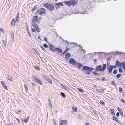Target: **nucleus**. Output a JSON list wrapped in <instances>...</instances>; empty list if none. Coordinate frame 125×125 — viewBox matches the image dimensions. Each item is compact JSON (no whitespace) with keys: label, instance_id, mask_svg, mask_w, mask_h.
<instances>
[{"label":"nucleus","instance_id":"1","mask_svg":"<svg viewBox=\"0 0 125 125\" xmlns=\"http://www.w3.org/2000/svg\"><path fill=\"white\" fill-rule=\"evenodd\" d=\"M94 70V68L93 67H90L87 66H84L82 68V70L83 71H86L85 73L86 74H90L91 72L95 75H97V73L95 72H92Z\"/></svg>","mask_w":125,"mask_h":125},{"label":"nucleus","instance_id":"2","mask_svg":"<svg viewBox=\"0 0 125 125\" xmlns=\"http://www.w3.org/2000/svg\"><path fill=\"white\" fill-rule=\"evenodd\" d=\"M44 6L47 9L51 11H52L54 9V6L48 3H45Z\"/></svg>","mask_w":125,"mask_h":125},{"label":"nucleus","instance_id":"3","mask_svg":"<svg viewBox=\"0 0 125 125\" xmlns=\"http://www.w3.org/2000/svg\"><path fill=\"white\" fill-rule=\"evenodd\" d=\"M33 81L36 83L39 84L41 85H43V84L41 80L36 76H32Z\"/></svg>","mask_w":125,"mask_h":125},{"label":"nucleus","instance_id":"4","mask_svg":"<svg viewBox=\"0 0 125 125\" xmlns=\"http://www.w3.org/2000/svg\"><path fill=\"white\" fill-rule=\"evenodd\" d=\"M46 13V10L43 8H41L40 10H38L35 13V14L38 13L40 15L44 14Z\"/></svg>","mask_w":125,"mask_h":125},{"label":"nucleus","instance_id":"5","mask_svg":"<svg viewBox=\"0 0 125 125\" xmlns=\"http://www.w3.org/2000/svg\"><path fill=\"white\" fill-rule=\"evenodd\" d=\"M55 8L57 10H58L60 9V6H63L64 5L62 2H60L55 3Z\"/></svg>","mask_w":125,"mask_h":125},{"label":"nucleus","instance_id":"6","mask_svg":"<svg viewBox=\"0 0 125 125\" xmlns=\"http://www.w3.org/2000/svg\"><path fill=\"white\" fill-rule=\"evenodd\" d=\"M69 62L71 64L73 65H75L77 63L76 61H75V60L72 58H71L69 60Z\"/></svg>","mask_w":125,"mask_h":125},{"label":"nucleus","instance_id":"7","mask_svg":"<svg viewBox=\"0 0 125 125\" xmlns=\"http://www.w3.org/2000/svg\"><path fill=\"white\" fill-rule=\"evenodd\" d=\"M42 76L47 81L49 82L50 83H52V80L50 79L49 77H48L47 76L43 74H42Z\"/></svg>","mask_w":125,"mask_h":125},{"label":"nucleus","instance_id":"8","mask_svg":"<svg viewBox=\"0 0 125 125\" xmlns=\"http://www.w3.org/2000/svg\"><path fill=\"white\" fill-rule=\"evenodd\" d=\"M94 70L96 72H98L99 71L100 72L102 71V65H98L97 66Z\"/></svg>","mask_w":125,"mask_h":125},{"label":"nucleus","instance_id":"9","mask_svg":"<svg viewBox=\"0 0 125 125\" xmlns=\"http://www.w3.org/2000/svg\"><path fill=\"white\" fill-rule=\"evenodd\" d=\"M38 16H35L33 17L32 22L34 23L33 24H36V22L38 21Z\"/></svg>","mask_w":125,"mask_h":125},{"label":"nucleus","instance_id":"10","mask_svg":"<svg viewBox=\"0 0 125 125\" xmlns=\"http://www.w3.org/2000/svg\"><path fill=\"white\" fill-rule=\"evenodd\" d=\"M32 26L33 27L36 28V30L38 32L41 31V29L38 27V25L36 24H32Z\"/></svg>","mask_w":125,"mask_h":125},{"label":"nucleus","instance_id":"11","mask_svg":"<svg viewBox=\"0 0 125 125\" xmlns=\"http://www.w3.org/2000/svg\"><path fill=\"white\" fill-rule=\"evenodd\" d=\"M76 67L77 68L79 69L81 67H83V66L82 64L79 62L78 63L77 62L76 64Z\"/></svg>","mask_w":125,"mask_h":125},{"label":"nucleus","instance_id":"12","mask_svg":"<svg viewBox=\"0 0 125 125\" xmlns=\"http://www.w3.org/2000/svg\"><path fill=\"white\" fill-rule=\"evenodd\" d=\"M106 68L109 73H110L112 72L113 69L111 66V65H110L108 66H107Z\"/></svg>","mask_w":125,"mask_h":125},{"label":"nucleus","instance_id":"13","mask_svg":"<svg viewBox=\"0 0 125 125\" xmlns=\"http://www.w3.org/2000/svg\"><path fill=\"white\" fill-rule=\"evenodd\" d=\"M59 84L61 85L64 89L67 91H69V90H70L69 89V88L68 86H66L63 84H61L60 83H59Z\"/></svg>","mask_w":125,"mask_h":125},{"label":"nucleus","instance_id":"14","mask_svg":"<svg viewBox=\"0 0 125 125\" xmlns=\"http://www.w3.org/2000/svg\"><path fill=\"white\" fill-rule=\"evenodd\" d=\"M49 46H50L49 48L50 50L53 52H54L55 51L54 46L51 44H50Z\"/></svg>","mask_w":125,"mask_h":125},{"label":"nucleus","instance_id":"15","mask_svg":"<svg viewBox=\"0 0 125 125\" xmlns=\"http://www.w3.org/2000/svg\"><path fill=\"white\" fill-rule=\"evenodd\" d=\"M62 49H61V48L59 47L55 48V51H57L58 52L61 53L62 52Z\"/></svg>","mask_w":125,"mask_h":125},{"label":"nucleus","instance_id":"16","mask_svg":"<svg viewBox=\"0 0 125 125\" xmlns=\"http://www.w3.org/2000/svg\"><path fill=\"white\" fill-rule=\"evenodd\" d=\"M72 2V4L73 6H74L76 4V3L78 2V0H71Z\"/></svg>","mask_w":125,"mask_h":125},{"label":"nucleus","instance_id":"17","mask_svg":"<svg viewBox=\"0 0 125 125\" xmlns=\"http://www.w3.org/2000/svg\"><path fill=\"white\" fill-rule=\"evenodd\" d=\"M106 64H103L102 65V72H104L106 69Z\"/></svg>","mask_w":125,"mask_h":125},{"label":"nucleus","instance_id":"18","mask_svg":"<svg viewBox=\"0 0 125 125\" xmlns=\"http://www.w3.org/2000/svg\"><path fill=\"white\" fill-rule=\"evenodd\" d=\"M70 57V54L69 53H67L65 55V58L66 60H67Z\"/></svg>","mask_w":125,"mask_h":125},{"label":"nucleus","instance_id":"19","mask_svg":"<svg viewBox=\"0 0 125 125\" xmlns=\"http://www.w3.org/2000/svg\"><path fill=\"white\" fill-rule=\"evenodd\" d=\"M105 90V89H98L96 91L99 93H102L104 92V91Z\"/></svg>","mask_w":125,"mask_h":125},{"label":"nucleus","instance_id":"20","mask_svg":"<svg viewBox=\"0 0 125 125\" xmlns=\"http://www.w3.org/2000/svg\"><path fill=\"white\" fill-rule=\"evenodd\" d=\"M29 116H28L24 120H23L22 118H21V120L22 121H23L24 122H25L26 123H27L29 121Z\"/></svg>","mask_w":125,"mask_h":125},{"label":"nucleus","instance_id":"21","mask_svg":"<svg viewBox=\"0 0 125 125\" xmlns=\"http://www.w3.org/2000/svg\"><path fill=\"white\" fill-rule=\"evenodd\" d=\"M109 112L112 115L114 116L115 115V113L114 112V109H110L109 110Z\"/></svg>","mask_w":125,"mask_h":125},{"label":"nucleus","instance_id":"22","mask_svg":"<svg viewBox=\"0 0 125 125\" xmlns=\"http://www.w3.org/2000/svg\"><path fill=\"white\" fill-rule=\"evenodd\" d=\"M10 33L11 38L13 40L14 39V35L13 31H11Z\"/></svg>","mask_w":125,"mask_h":125},{"label":"nucleus","instance_id":"23","mask_svg":"<svg viewBox=\"0 0 125 125\" xmlns=\"http://www.w3.org/2000/svg\"><path fill=\"white\" fill-rule=\"evenodd\" d=\"M66 4L67 6L70 7L72 5V2L71 1H67L66 3Z\"/></svg>","mask_w":125,"mask_h":125},{"label":"nucleus","instance_id":"24","mask_svg":"<svg viewBox=\"0 0 125 125\" xmlns=\"http://www.w3.org/2000/svg\"><path fill=\"white\" fill-rule=\"evenodd\" d=\"M7 78L11 82H13V79L12 77L10 76L9 75H8Z\"/></svg>","mask_w":125,"mask_h":125},{"label":"nucleus","instance_id":"25","mask_svg":"<svg viewBox=\"0 0 125 125\" xmlns=\"http://www.w3.org/2000/svg\"><path fill=\"white\" fill-rule=\"evenodd\" d=\"M15 23L16 21L14 19H13L11 22V25L12 26L14 25L15 24Z\"/></svg>","mask_w":125,"mask_h":125},{"label":"nucleus","instance_id":"26","mask_svg":"<svg viewBox=\"0 0 125 125\" xmlns=\"http://www.w3.org/2000/svg\"><path fill=\"white\" fill-rule=\"evenodd\" d=\"M124 66H125V62H123L120 63L119 67H123Z\"/></svg>","mask_w":125,"mask_h":125},{"label":"nucleus","instance_id":"27","mask_svg":"<svg viewBox=\"0 0 125 125\" xmlns=\"http://www.w3.org/2000/svg\"><path fill=\"white\" fill-rule=\"evenodd\" d=\"M69 50V49L68 48H66L65 50L63 51V52L62 53V55H63L65 53H66Z\"/></svg>","mask_w":125,"mask_h":125},{"label":"nucleus","instance_id":"28","mask_svg":"<svg viewBox=\"0 0 125 125\" xmlns=\"http://www.w3.org/2000/svg\"><path fill=\"white\" fill-rule=\"evenodd\" d=\"M112 119L113 120L117 122L118 123H119V121L118 120V119L114 116L112 117Z\"/></svg>","mask_w":125,"mask_h":125},{"label":"nucleus","instance_id":"29","mask_svg":"<svg viewBox=\"0 0 125 125\" xmlns=\"http://www.w3.org/2000/svg\"><path fill=\"white\" fill-rule=\"evenodd\" d=\"M2 42L4 46L6 48L7 47L6 42L4 40H3L2 41Z\"/></svg>","mask_w":125,"mask_h":125},{"label":"nucleus","instance_id":"30","mask_svg":"<svg viewBox=\"0 0 125 125\" xmlns=\"http://www.w3.org/2000/svg\"><path fill=\"white\" fill-rule=\"evenodd\" d=\"M60 94L63 98H65L66 97V95L63 92H61V93Z\"/></svg>","mask_w":125,"mask_h":125},{"label":"nucleus","instance_id":"31","mask_svg":"<svg viewBox=\"0 0 125 125\" xmlns=\"http://www.w3.org/2000/svg\"><path fill=\"white\" fill-rule=\"evenodd\" d=\"M34 67L35 69L38 71H39L40 70V68L38 66H34Z\"/></svg>","mask_w":125,"mask_h":125},{"label":"nucleus","instance_id":"32","mask_svg":"<svg viewBox=\"0 0 125 125\" xmlns=\"http://www.w3.org/2000/svg\"><path fill=\"white\" fill-rule=\"evenodd\" d=\"M120 64V62L118 60H117L115 65H116L117 66H118L119 65V66Z\"/></svg>","mask_w":125,"mask_h":125},{"label":"nucleus","instance_id":"33","mask_svg":"<svg viewBox=\"0 0 125 125\" xmlns=\"http://www.w3.org/2000/svg\"><path fill=\"white\" fill-rule=\"evenodd\" d=\"M37 6H34L32 9L31 11H33L35 10L37 8V7H36Z\"/></svg>","mask_w":125,"mask_h":125},{"label":"nucleus","instance_id":"34","mask_svg":"<svg viewBox=\"0 0 125 125\" xmlns=\"http://www.w3.org/2000/svg\"><path fill=\"white\" fill-rule=\"evenodd\" d=\"M111 84L115 86L116 85V83H115V81H113L111 82Z\"/></svg>","mask_w":125,"mask_h":125},{"label":"nucleus","instance_id":"35","mask_svg":"<svg viewBox=\"0 0 125 125\" xmlns=\"http://www.w3.org/2000/svg\"><path fill=\"white\" fill-rule=\"evenodd\" d=\"M121 76V74L120 73H118L116 75V77L118 79L120 78Z\"/></svg>","mask_w":125,"mask_h":125},{"label":"nucleus","instance_id":"36","mask_svg":"<svg viewBox=\"0 0 125 125\" xmlns=\"http://www.w3.org/2000/svg\"><path fill=\"white\" fill-rule=\"evenodd\" d=\"M100 103L101 104L104 105L105 104V103L103 101L100 100Z\"/></svg>","mask_w":125,"mask_h":125},{"label":"nucleus","instance_id":"37","mask_svg":"<svg viewBox=\"0 0 125 125\" xmlns=\"http://www.w3.org/2000/svg\"><path fill=\"white\" fill-rule=\"evenodd\" d=\"M117 71L116 69H115L114 70L113 72L114 74H116L117 73Z\"/></svg>","mask_w":125,"mask_h":125},{"label":"nucleus","instance_id":"38","mask_svg":"<svg viewBox=\"0 0 125 125\" xmlns=\"http://www.w3.org/2000/svg\"><path fill=\"white\" fill-rule=\"evenodd\" d=\"M24 86L26 91H27L28 90V89L27 86L25 84H24Z\"/></svg>","mask_w":125,"mask_h":125},{"label":"nucleus","instance_id":"39","mask_svg":"<svg viewBox=\"0 0 125 125\" xmlns=\"http://www.w3.org/2000/svg\"><path fill=\"white\" fill-rule=\"evenodd\" d=\"M78 90L81 93H83L84 92L83 90L81 88H78Z\"/></svg>","mask_w":125,"mask_h":125},{"label":"nucleus","instance_id":"40","mask_svg":"<svg viewBox=\"0 0 125 125\" xmlns=\"http://www.w3.org/2000/svg\"><path fill=\"white\" fill-rule=\"evenodd\" d=\"M72 109L73 110H74L75 112H77V109L76 108H75L73 107H72Z\"/></svg>","mask_w":125,"mask_h":125},{"label":"nucleus","instance_id":"41","mask_svg":"<svg viewBox=\"0 0 125 125\" xmlns=\"http://www.w3.org/2000/svg\"><path fill=\"white\" fill-rule=\"evenodd\" d=\"M2 85L3 86V87L6 90H8V88H7V87L6 85H5V84H4L3 85Z\"/></svg>","mask_w":125,"mask_h":125},{"label":"nucleus","instance_id":"42","mask_svg":"<svg viewBox=\"0 0 125 125\" xmlns=\"http://www.w3.org/2000/svg\"><path fill=\"white\" fill-rule=\"evenodd\" d=\"M117 109L118 111L119 112H120L122 111V109L118 107H117Z\"/></svg>","mask_w":125,"mask_h":125},{"label":"nucleus","instance_id":"43","mask_svg":"<svg viewBox=\"0 0 125 125\" xmlns=\"http://www.w3.org/2000/svg\"><path fill=\"white\" fill-rule=\"evenodd\" d=\"M101 80L103 81H107V80H106V78L104 77H103L102 79H101Z\"/></svg>","mask_w":125,"mask_h":125},{"label":"nucleus","instance_id":"44","mask_svg":"<svg viewBox=\"0 0 125 125\" xmlns=\"http://www.w3.org/2000/svg\"><path fill=\"white\" fill-rule=\"evenodd\" d=\"M43 46L45 48H47L48 47V45L45 43H44L43 44Z\"/></svg>","mask_w":125,"mask_h":125},{"label":"nucleus","instance_id":"45","mask_svg":"<svg viewBox=\"0 0 125 125\" xmlns=\"http://www.w3.org/2000/svg\"><path fill=\"white\" fill-rule=\"evenodd\" d=\"M36 28H33L32 29V32H36Z\"/></svg>","mask_w":125,"mask_h":125},{"label":"nucleus","instance_id":"46","mask_svg":"<svg viewBox=\"0 0 125 125\" xmlns=\"http://www.w3.org/2000/svg\"><path fill=\"white\" fill-rule=\"evenodd\" d=\"M111 66L112 67L113 69L114 68H115L117 67V66H116L115 65H111Z\"/></svg>","mask_w":125,"mask_h":125},{"label":"nucleus","instance_id":"47","mask_svg":"<svg viewBox=\"0 0 125 125\" xmlns=\"http://www.w3.org/2000/svg\"><path fill=\"white\" fill-rule=\"evenodd\" d=\"M119 71L120 73H122L123 71L121 68H119Z\"/></svg>","mask_w":125,"mask_h":125},{"label":"nucleus","instance_id":"48","mask_svg":"<svg viewBox=\"0 0 125 125\" xmlns=\"http://www.w3.org/2000/svg\"><path fill=\"white\" fill-rule=\"evenodd\" d=\"M0 30L1 32L3 33H4V31L1 28H0Z\"/></svg>","mask_w":125,"mask_h":125},{"label":"nucleus","instance_id":"49","mask_svg":"<svg viewBox=\"0 0 125 125\" xmlns=\"http://www.w3.org/2000/svg\"><path fill=\"white\" fill-rule=\"evenodd\" d=\"M48 102L49 103V104L48 105H50V104H51V106H52V105L51 104V101L50 99L48 100Z\"/></svg>","mask_w":125,"mask_h":125},{"label":"nucleus","instance_id":"50","mask_svg":"<svg viewBox=\"0 0 125 125\" xmlns=\"http://www.w3.org/2000/svg\"><path fill=\"white\" fill-rule=\"evenodd\" d=\"M20 16V14L19 13V12H18L17 13V18H19V17Z\"/></svg>","mask_w":125,"mask_h":125},{"label":"nucleus","instance_id":"51","mask_svg":"<svg viewBox=\"0 0 125 125\" xmlns=\"http://www.w3.org/2000/svg\"><path fill=\"white\" fill-rule=\"evenodd\" d=\"M41 47L43 50L44 51H46V50H45V49L42 46H41Z\"/></svg>","mask_w":125,"mask_h":125},{"label":"nucleus","instance_id":"52","mask_svg":"<svg viewBox=\"0 0 125 125\" xmlns=\"http://www.w3.org/2000/svg\"><path fill=\"white\" fill-rule=\"evenodd\" d=\"M27 31L28 32V35L29 36H30V37H31V34L30 32V31H29V30H28V31Z\"/></svg>","mask_w":125,"mask_h":125},{"label":"nucleus","instance_id":"53","mask_svg":"<svg viewBox=\"0 0 125 125\" xmlns=\"http://www.w3.org/2000/svg\"><path fill=\"white\" fill-rule=\"evenodd\" d=\"M122 89L121 87H119V91L120 92H121L122 91Z\"/></svg>","mask_w":125,"mask_h":125},{"label":"nucleus","instance_id":"54","mask_svg":"<svg viewBox=\"0 0 125 125\" xmlns=\"http://www.w3.org/2000/svg\"><path fill=\"white\" fill-rule=\"evenodd\" d=\"M119 113H120V115L122 116H123V111H121Z\"/></svg>","mask_w":125,"mask_h":125},{"label":"nucleus","instance_id":"55","mask_svg":"<svg viewBox=\"0 0 125 125\" xmlns=\"http://www.w3.org/2000/svg\"><path fill=\"white\" fill-rule=\"evenodd\" d=\"M44 40L46 42H48V41H47V38L44 37Z\"/></svg>","mask_w":125,"mask_h":125},{"label":"nucleus","instance_id":"56","mask_svg":"<svg viewBox=\"0 0 125 125\" xmlns=\"http://www.w3.org/2000/svg\"><path fill=\"white\" fill-rule=\"evenodd\" d=\"M62 122L63 123H64V122H65V123H64V124H65L67 122V120H62Z\"/></svg>","mask_w":125,"mask_h":125},{"label":"nucleus","instance_id":"57","mask_svg":"<svg viewBox=\"0 0 125 125\" xmlns=\"http://www.w3.org/2000/svg\"><path fill=\"white\" fill-rule=\"evenodd\" d=\"M121 102L123 103H125V101L122 98H121Z\"/></svg>","mask_w":125,"mask_h":125},{"label":"nucleus","instance_id":"58","mask_svg":"<svg viewBox=\"0 0 125 125\" xmlns=\"http://www.w3.org/2000/svg\"><path fill=\"white\" fill-rule=\"evenodd\" d=\"M116 116L117 117H118L119 116V113L118 112H117V113H116Z\"/></svg>","mask_w":125,"mask_h":125},{"label":"nucleus","instance_id":"59","mask_svg":"<svg viewBox=\"0 0 125 125\" xmlns=\"http://www.w3.org/2000/svg\"><path fill=\"white\" fill-rule=\"evenodd\" d=\"M1 83L2 85L4 84V82L3 81H1Z\"/></svg>","mask_w":125,"mask_h":125},{"label":"nucleus","instance_id":"60","mask_svg":"<svg viewBox=\"0 0 125 125\" xmlns=\"http://www.w3.org/2000/svg\"><path fill=\"white\" fill-rule=\"evenodd\" d=\"M94 63H96L97 62V60L96 59H94Z\"/></svg>","mask_w":125,"mask_h":125},{"label":"nucleus","instance_id":"61","mask_svg":"<svg viewBox=\"0 0 125 125\" xmlns=\"http://www.w3.org/2000/svg\"><path fill=\"white\" fill-rule=\"evenodd\" d=\"M35 52H36V53L37 54H39V52L37 50H36L35 51Z\"/></svg>","mask_w":125,"mask_h":125},{"label":"nucleus","instance_id":"62","mask_svg":"<svg viewBox=\"0 0 125 125\" xmlns=\"http://www.w3.org/2000/svg\"><path fill=\"white\" fill-rule=\"evenodd\" d=\"M93 112L95 114H97L96 113V111H95V110H93Z\"/></svg>","mask_w":125,"mask_h":125},{"label":"nucleus","instance_id":"63","mask_svg":"<svg viewBox=\"0 0 125 125\" xmlns=\"http://www.w3.org/2000/svg\"><path fill=\"white\" fill-rule=\"evenodd\" d=\"M31 84L33 85L34 86H36V84L35 83H31Z\"/></svg>","mask_w":125,"mask_h":125},{"label":"nucleus","instance_id":"64","mask_svg":"<svg viewBox=\"0 0 125 125\" xmlns=\"http://www.w3.org/2000/svg\"><path fill=\"white\" fill-rule=\"evenodd\" d=\"M122 53V52H117V54H119V55H120Z\"/></svg>","mask_w":125,"mask_h":125}]
</instances>
